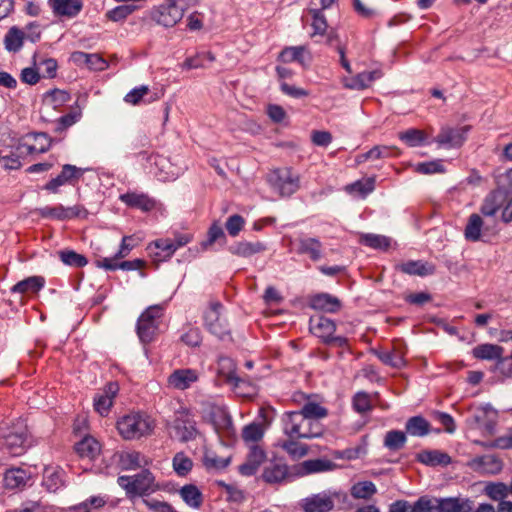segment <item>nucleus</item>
<instances>
[{"label": "nucleus", "mask_w": 512, "mask_h": 512, "mask_svg": "<svg viewBox=\"0 0 512 512\" xmlns=\"http://www.w3.org/2000/svg\"><path fill=\"white\" fill-rule=\"evenodd\" d=\"M281 420L283 433L288 438L312 439L322 436L324 432L320 422L311 421L295 411L285 412Z\"/></svg>", "instance_id": "nucleus-1"}, {"label": "nucleus", "mask_w": 512, "mask_h": 512, "mask_svg": "<svg viewBox=\"0 0 512 512\" xmlns=\"http://www.w3.org/2000/svg\"><path fill=\"white\" fill-rule=\"evenodd\" d=\"M1 449L12 457L21 456L31 446L27 426L19 421L1 433Z\"/></svg>", "instance_id": "nucleus-2"}, {"label": "nucleus", "mask_w": 512, "mask_h": 512, "mask_svg": "<svg viewBox=\"0 0 512 512\" xmlns=\"http://www.w3.org/2000/svg\"><path fill=\"white\" fill-rule=\"evenodd\" d=\"M117 429L126 440L139 439L153 431L154 422L145 414L131 413L118 420Z\"/></svg>", "instance_id": "nucleus-3"}, {"label": "nucleus", "mask_w": 512, "mask_h": 512, "mask_svg": "<svg viewBox=\"0 0 512 512\" xmlns=\"http://www.w3.org/2000/svg\"><path fill=\"white\" fill-rule=\"evenodd\" d=\"M117 483L126 491L130 499L137 495H149L156 490L155 477L148 469H143L140 473L132 476H119Z\"/></svg>", "instance_id": "nucleus-4"}, {"label": "nucleus", "mask_w": 512, "mask_h": 512, "mask_svg": "<svg viewBox=\"0 0 512 512\" xmlns=\"http://www.w3.org/2000/svg\"><path fill=\"white\" fill-rule=\"evenodd\" d=\"M163 308L160 305L149 306L138 318L136 331L142 343L151 342L159 329Z\"/></svg>", "instance_id": "nucleus-5"}, {"label": "nucleus", "mask_w": 512, "mask_h": 512, "mask_svg": "<svg viewBox=\"0 0 512 512\" xmlns=\"http://www.w3.org/2000/svg\"><path fill=\"white\" fill-rule=\"evenodd\" d=\"M268 181L282 197L293 195L300 187L299 176L294 174L290 168L274 170L268 176Z\"/></svg>", "instance_id": "nucleus-6"}, {"label": "nucleus", "mask_w": 512, "mask_h": 512, "mask_svg": "<svg viewBox=\"0 0 512 512\" xmlns=\"http://www.w3.org/2000/svg\"><path fill=\"white\" fill-rule=\"evenodd\" d=\"M261 478L269 485H284L291 482L294 475L284 459L274 458L265 464Z\"/></svg>", "instance_id": "nucleus-7"}, {"label": "nucleus", "mask_w": 512, "mask_h": 512, "mask_svg": "<svg viewBox=\"0 0 512 512\" xmlns=\"http://www.w3.org/2000/svg\"><path fill=\"white\" fill-rule=\"evenodd\" d=\"M222 308L223 306L220 302H211L209 308L204 313L205 327L219 339H224L229 335L227 322L221 317Z\"/></svg>", "instance_id": "nucleus-8"}, {"label": "nucleus", "mask_w": 512, "mask_h": 512, "mask_svg": "<svg viewBox=\"0 0 512 512\" xmlns=\"http://www.w3.org/2000/svg\"><path fill=\"white\" fill-rule=\"evenodd\" d=\"M172 427L181 442L194 440L198 434L196 422L186 409H180L175 412Z\"/></svg>", "instance_id": "nucleus-9"}, {"label": "nucleus", "mask_w": 512, "mask_h": 512, "mask_svg": "<svg viewBox=\"0 0 512 512\" xmlns=\"http://www.w3.org/2000/svg\"><path fill=\"white\" fill-rule=\"evenodd\" d=\"M83 175V170L71 164H65L62 171L56 177L48 181L43 189L50 193H58L59 188L64 185H74Z\"/></svg>", "instance_id": "nucleus-10"}, {"label": "nucleus", "mask_w": 512, "mask_h": 512, "mask_svg": "<svg viewBox=\"0 0 512 512\" xmlns=\"http://www.w3.org/2000/svg\"><path fill=\"white\" fill-rule=\"evenodd\" d=\"M183 15V8L175 1L168 0L155 10L153 18L162 26L173 27L182 19Z\"/></svg>", "instance_id": "nucleus-11"}, {"label": "nucleus", "mask_w": 512, "mask_h": 512, "mask_svg": "<svg viewBox=\"0 0 512 512\" xmlns=\"http://www.w3.org/2000/svg\"><path fill=\"white\" fill-rule=\"evenodd\" d=\"M470 126L443 127L435 138V142L447 148L460 147L467 138Z\"/></svg>", "instance_id": "nucleus-12"}, {"label": "nucleus", "mask_w": 512, "mask_h": 512, "mask_svg": "<svg viewBox=\"0 0 512 512\" xmlns=\"http://www.w3.org/2000/svg\"><path fill=\"white\" fill-rule=\"evenodd\" d=\"M48 6L55 17L73 19L84 6L83 0H48Z\"/></svg>", "instance_id": "nucleus-13"}, {"label": "nucleus", "mask_w": 512, "mask_h": 512, "mask_svg": "<svg viewBox=\"0 0 512 512\" xmlns=\"http://www.w3.org/2000/svg\"><path fill=\"white\" fill-rule=\"evenodd\" d=\"M119 391V386L116 382H109L105 387L98 392L93 399V405L96 412L101 416H106L112 405L115 396Z\"/></svg>", "instance_id": "nucleus-14"}, {"label": "nucleus", "mask_w": 512, "mask_h": 512, "mask_svg": "<svg viewBox=\"0 0 512 512\" xmlns=\"http://www.w3.org/2000/svg\"><path fill=\"white\" fill-rule=\"evenodd\" d=\"M471 423L476 428L483 429L486 433L492 435L495 433L497 425V413L487 404L476 410L471 418Z\"/></svg>", "instance_id": "nucleus-15"}, {"label": "nucleus", "mask_w": 512, "mask_h": 512, "mask_svg": "<svg viewBox=\"0 0 512 512\" xmlns=\"http://www.w3.org/2000/svg\"><path fill=\"white\" fill-rule=\"evenodd\" d=\"M435 512H472L473 501L468 498H435Z\"/></svg>", "instance_id": "nucleus-16"}, {"label": "nucleus", "mask_w": 512, "mask_h": 512, "mask_svg": "<svg viewBox=\"0 0 512 512\" xmlns=\"http://www.w3.org/2000/svg\"><path fill=\"white\" fill-rule=\"evenodd\" d=\"M119 199L130 208L139 209L142 212H150L157 206V201L146 193L127 192L121 194Z\"/></svg>", "instance_id": "nucleus-17"}, {"label": "nucleus", "mask_w": 512, "mask_h": 512, "mask_svg": "<svg viewBox=\"0 0 512 512\" xmlns=\"http://www.w3.org/2000/svg\"><path fill=\"white\" fill-rule=\"evenodd\" d=\"M266 459V452L258 445H252L249 449L246 461L241 464L238 471L243 476H253Z\"/></svg>", "instance_id": "nucleus-18"}, {"label": "nucleus", "mask_w": 512, "mask_h": 512, "mask_svg": "<svg viewBox=\"0 0 512 512\" xmlns=\"http://www.w3.org/2000/svg\"><path fill=\"white\" fill-rule=\"evenodd\" d=\"M334 507L333 497L325 492L303 499L304 512H329Z\"/></svg>", "instance_id": "nucleus-19"}, {"label": "nucleus", "mask_w": 512, "mask_h": 512, "mask_svg": "<svg viewBox=\"0 0 512 512\" xmlns=\"http://www.w3.org/2000/svg\"><path fill=\"white\" fill-rule=\"evenodd\" d=\"M199 378L198 372L194 369H177L168 377V385L177 390L188 389Z\"/></svg>", "instance_id": "nucleus-20"}, {"label": "nucleus", "mask_w": 512, "mask_h": 512, "mask_svg": "<svg viewBox=\"0 0 512 512\" xmlns=\"http://www.w3.org/2000/svg\"><path fill=\"white\" fill-rule=\"evenodd\" d=\"M323 244L316 237L301 235L297 239V253L308 255L312 261H318L322 258Z\"/></svg>", "instance_id": "nucleus-21"}, {"label": "nucleus", "mask_w": 512, "mask_h": 512, "mask_svg": "<svg viewBox=\"0 0 512 512\" xmlns=\"http://www.w3.org/2000/svg\"><path fill=\"white\" fill-rule=\"evenodd\" d=\"M471 467L480 474L495 475L502 471L503 462L495 455H484L473 459Z\"/></svg>", "instance_id": "nucleus-22"}, {"label": "nucleus", "mask_w": 512, "mask_h": 512, "mask_svg": "<svg viewBox=\"0 0 512 512\" xmlns=\"http://www.w3.org/2000/svg\"><path fill=\"white\" fill-rule=\"evenodd\" d=\"M471 354L477 360L496 361V363H499L504 358V348L497 344L483 343L475 346Z\"/></svg>", "instance_id": "nucleus-23"}, {"label": "nucleus", "mask_w": 512, "mask_h": 512, "mask_svg": "<svg viewBox=\"0 0 512 512\" xmlns=\"http://www.w3.org/2000/svg\"><path fill=\"white\" fill-rule=\"evenodd\" d=\"M395 269L407 275L420 277L432 275L435 272L434 265L421 260H409L407 262L398 263L395 265Z\"/></svg>", "instance_id": "nucleus-24"}, {"label": "nucleus", "mask_w": 512, "mask_h": 512, "mask_svg": "<svg viewBox=\"0 0 512 512\" xmlns=\"http://www.w3.org/2000/svg\"><path fill=\"white\" fill-rule=\"evenodd\" d=\"M310 306L314 310L337 313L341 309L342 304L337 297L329 293H319L311 298Z\"/></svg>", "instance_id": "nucleus-25"}, {"label": "nucleus", "mask_w": 512, "mask_h": 512, "mask_svg": "<svg viewBox=\"0 0 512 512\" xmlns=\"http://www.w3.org/2000/svg\"><path fill=\"white\" fill-rule=\"evenodd\" d=\"M118 464L122 470H136L149 464V460L138 451H121L118 453Z\"/></svg>", "instance_id": "nucleus-26"}, {"label": "nucleus", "mask_w": 512, "mask_h": 512, "mask_svg": "<svg viewBox=\"0 0 512 512\" xmlns=\"http://www.w3.org/2000/svg\"><path fill=\"white\" fill-rule=\"evenodd\" d=\"M336 325L334 321L324 316L312 317L310 319V331L318 338L326 343V340L334 334Z\"/></svg>", "instance_id": "nucleus-27"}, {"label": "nucleus", "mask_w": 512, "mask_h": 512, "mask_svg": "<svg viewBox=\"0 0 512 512\" xmlns=\"http://www.w3.org/2000/svg\"><path fill=\"white\" fill-rule=\"evenodd\" d=\"M267 249L265 243L261 241L249 242L239 241L228 247V251L238 257L248 258L255 254L264 252Z\"/></svg>", "instance_id": "nucleus-28"}, {"label": "nucleus", "mask_w": 512, "mask_h": 512, "mask_svg": "<svg viewBox=\"0 0 512 512\" xmlns=\"http://www.w3.org/2000/svg\"><path fill=\"white\" fill-rule=\"evenodd\" d=\"M416 460L424 465L447 466L451 463V457L440 450H423L416 455Z\"/></svg>", "instance_id": "nucleus-29"}, {"label": "nucleus", "mask_w": 512, "mask_h": 512, "mask_svg": "<svg viewBox=\"0 0 512 512\" xmlns=\"http://www.w3.org/2000/svg\"><path fill=\"white\" fill-rule=\"evenodd\" d=\"M30 479V473L21 468H12L4 474V485L7 489L23 488Z\"/></svg>", "instance_id": "nucleus-30"}, {"label": "nucleus", "mask_w": 512, "mask_h": 512, "mask_svg": "<svg viewBox=\"0 0 512 512\" xmlns=\"http://www.w3.org/2000/svg\"><path fill=\"white\" fill-rule=\"evenodd\" d=\"M45 286V279L42 276H30L11 287V293H38Z\"/></svg>", "instance_id": "nucleus-31"}, {"label": "nucleus", "mask_w": 512, "mask_h": 512, "mask_svg": "<svg viewBox=\"0 0 512 512\" xmlns=\"http://www.w3.org/2000/svg\"><path fill=\"white\" fill-rule=\"evenodd\" d=\"M184 503L193 509H199L203 504V494L194 484H186L178 491Z\"/></svg>", "instance_id": "nucleus-32"}, {"label": "nucleus", "mask_w": 512, "mask_h": 512, "mask_svg": "<svg viewBox=\"0 0 512 512\" xmlns=\"http://www.w3.org/2000/svg\"><path fill=\"white\" fill-rule=\"evenodd\" d=\"M380 77L381 73L378 70L364 71L347 80L344 86L352 90H363L368 88L373 81Z\"/></svg>", "instance_id": "nucleus-33"}, {"label": "nucleus", "mask_w": 512, "mask_h": 512, "mask_svg": "<svg viewBox=\"0 0 512 512\" xmlns=\"http://www.w3.org/2000/svg\"><path fill=\"white\" fill-rule=\"evenodd\" d=\"M226 241L227 237L222 226L219 224V222L215 221L209 227L206 239L201 242V248L203 250H209L216 243L220 246L225 245Z\"/></svg>", "instance_id": "nucleus-34"}, {"label": "nucleus", "mask_w": 512, "mask_h": 512, "mask_svg": "<svg viewBox=\"0 0 512 512\" xmlns=\"http://www.w3.org/2000/svg\"><path fill=\"white\" fill-rule=\"evenodd\" d=\"M24 39L25 32L23 30L17 26L11 27L4 37L5 49L14 53L20 51L23 46Z\"/></svg>", "instance_id": "nucleus-35"}, {"label": "nucleus", "mask_w": 512, "mask_h": 512, "mask_svg": "<svg viewBox=\"0 0 512 512\" xmlns=\"http://www.w3.org/2000/svg\"><path fill=\"white\" fill-rule=\"evenodd\" d=\"M75 450L82 458L94 459L100 453V444L93 437H84L76 444Z\"/></svg>", "instance_id": "nucleus-36"}, {"label": "nucleus", "mask_w": 512, "mask_h": 512, "mask_svg": "<svg viewBox=\"0 0 512 512\" xmlns=\"http://www.w3.org/2000/svg\"><path fill=\"white\" fill-rule=\"evenodd\" d=\"M296 412L315 422H320L321 419H324L328 416L327 408L314 401H310L309 399L302 406V408Z\"/></svg>", "instance_id": "nucleus-37"}, {"label": "nucleus", "mask_w": 512, "mask_h": 512, "mask_svg": "<svg viewBox=\"0 0 512 512\" xmlns=\"http://www.w3.org/2000/svg\"><path fill=\"white\" fill-rule=\"evenodd\" d=\"M406 433L411 436L423 437L430 431L429 422L422 416H413L405 424Z\"/></svg>", "instance_id": "nucleus-38"}, {"label": "nucleus", "mask_w": 512, "mask_h": 512, "mask_svg": "<svg viewBox=\"0 0 512 512\" xmlns=\"http://www.w3.org/2000/svg\"><path fill=\"white\" fill-rule=\"evenodd\" d=\"M504 203V195L501 192H491L486 196L481 206L484 216H494Z\"/></svg>", "instance_id": "nucleus-39"}, {"label": "nucleus", "mask_w": 512, "mask_h": 512, "mask_svg": "<svg viewBox=\"0 0 512 512\" xmlns=\"http://www.w3.org/2000/svg\"><path fill=\"white\" fill-rule=\"evenodd\" d=\"M336 465L328 459H311L306 460L301 464V469L303 472L302 475L306 474H312V473H319V472H325L330 471L334 469Z\"/></svg>", "instance_id": "nucleus-40"}, {"label": "nucleus", "mask_w": 512, "mask_h": 512, "mask_svg": "<svg viewBox=\"0 0 512 512\" xmlns=\"http://www.w3.org/2000/svg\"><path fill=\"white\" fill-rule=\"evenodd\" d=\"M482 226V218L476 213L471 214L464 230L465 239L471 242L479 241L481 238Z\"/></svg>", "instance_id": "nucleus-41"}, {"label": "nucleus", "mask_w": 512, "mask_h": 512, "mask_svg": "<svg viewBox=\"0 0 512 512\" xmlns=\"http://www.w3.org/2000/svg\"><path fill=\"white\" fill-rule=\"evenodd\" d=\"M266 427L257 422H252L242 429V439L245 443H252L256 445L257 442L262 440Z\"/></svg>", "instance_id": "nucleus-42"}, {"label": "nucleus", "mask_w": 512, "mask_h": 512, "mask_svg": "<svg viewBox=\"0 0 512 512\" xmlns=\"http://www.w3.org/2000/svg\"><path fill=\"white\" fill-rule=\"evenodd\" d=\"M360 242L365 246L382 251L388 250L391 246V238L373 233L361 235Z\"/></svg>", "instance_id": "nucleus-43"}, {"label": "nucleus", "mask_w": 512, "mask_h": 512, "mask_svg": "<svg viewBox=\"0 0 512 512\" xmlns=\"http://www.w3.org/2000/svg\"><path fill=\"white\" fill-rule=\"evenodd\" d=\"M296 438H289L278 444L288 455L294 459H300L307 455L308 447L305 444H301L295 440Z\"/></svg>", "instance_id": "nucleus-44"}, {"label": "nucleus", "mask_w": 512, "mask_h": 512, "mask_svg": "<svg viewBox=\"0 0 512 512\" xmlns=\"http://www.w3.org/2000/svg\"><path fill=\"white\" fill-rule=\"evenodd\" d=\"M373 353L385 365L391 366L393 368H401L405 365V360H404L403 355L395 350H393V351L373 350Z\"/></svg>", "instance_id": "nucleus-45"}, {"label": "nucleus", "mask_w": 512, "mask_h": 512, "mask_svg": "<svg viewBox=\"0 0 512 512\" xmlns=\"http://www.w3.org/2000/svg\"><path fill=\"white\" fill-rule=\"evenodd\" d=\"M64 484L63 473L54 468H47L44 472L43 485L50 492H56Z\"/></svg>", "instance_id": "nucleus-46"}, {"label": "nucleus", "mask_w": 512, "mask_h": 512, "mask_svg": "<svg viewBox=\"0 0 512 512\" xmlns=\"http://www.w3.org/2000/svg\"><path fill=\"white\" fill-rule=\"evenodd\" d=\"M306 48L304 46H291L284 48L280 55L279 59L282 62L289 63V62H298L301 65L305 64V56Z\"/></svg>", "instance_id": "nucleus-47"}, {"label": "nucleus", "mask_w": 512, "mask_h": 512, "mask_svg": "<svg viewBox=\"0 0 512 512\" xmlns=\"http://www.w3.org/2000/svg\"><path fill=\"white\" fill-rule=\"evenodd\" d=\"M58 254H59L60 260L65 265H68L71 267L81 268V267L86 266L88 263V260L84 255L79 254L74 250L65 249V250L59 251Z\"/></svg>", "instance_id": "nucleus-48"}, {"label": "nucleus", "mask_w": 512, "mask_h": 512, "mask_svg": "<svg viewBox=\"0 0 512 512\" xmlns=\"http://www.w3.org/2000/svg\"><path fill=\"white\" fill-rule=\"evenodd\" d=\"M406 434L400 430H390L386 433L384 437V446L391 450L397 451L404 447L406 443Z\"/></svg>", "instance_id": "nucleus-49"}, {"label": "nucleus", "mask_w": 512, "mask_h": 512, "mask_svg": "<svg viewBox=\"0 0 512 512\" xmlns=\"http://www.w3.org/2000/svg\"><path fill=\"white\" fill-rule=\"evenodd\" d=\"M377 492L376 486L371 481L355 483L350 490L351 496L355 499H368Z\"/></svg>", "instance_id": "nucleus-50"}, {"label": "nucleus", "mask_w": 512, "mask_h": 512, "mask_svg": "<svg viewBox=\"0 0 512 512\" xmlns=\"http://www.w3.org/2000/svg\"><path fill=\"white\" fill-rule=\"evenodd\" d=\"M36 144H28L25 142L23 147L29 154L45 153L50 147L48 136L45 133H34L31 135Z\"/></svg>", "instance_id": "nucleus-51"}, {"label": "nucleus", "mask_w": 512, "mask_h": 512, "mask_svg": "<svg viewBox=\"0 0 512 512\" xmlns=\"http://www.w3.org/2000/svg\"><path fill=\"white\" fill-rule=\"evenodd\" d=\"M82 116L81 110L79 108L72 110L71 112L61 116L55 123L54 131L57 133H62L76 122L80 120Z\"/></svg>", "instance_id": "nucleus-52"}, {"label": "nucleus", "mask_w": 512, "mask_h": 512, "mask_svg": "<svg viewBox=\"0 0 512 512\" xmlns=\"http://www.w3.org/2000/svg\"><path fill=\"white\" fill-rule=\"evenodd\" d=\"M36 213L46 219H55L64 221L68 219V215L66 214V207L63 205H57L54 207L45 206L42 208L36 209Z\"/></svg>", "instance_id": "nucleus-53"}, {"label": "nucleus", "mask_w": 512, "mask_h": 512, "mask_svg": "<svg viewBox=\"0 0 512 512\" xmlns=\"http://www.w3.org/2000/svg\"><path fill=\"white\" fill-rule=\"evenodd\" d=\"M193 462L183 452H178L173 457V469L179 476H186L192 469Z\"/></svg>", "instance_id": "nucleus-54"}, {"label": "nucleus", "mask_w": 512, "mask_h": 512, "mask_svg": "<svg viewBox=\"0 0 512 512\" xmlns=\"http://www.w3.org/2000/svg\"><path fill=\"white\" fill-rule=\"evenodd\" d=\"M399 138L409 147L421 146L425 141V135L423 131L414 128L399 133Z\"/></svg>", "instance_id": "nucleus-55"}, {"label": "nucleus", "mask_w": 512, "mask_h": 512, "mask_svg": "<svg viewBox=\"0 0 512 512\" xmlns=\"http://www.w3.org/2000/svg\"><path fill=\"white\" fill-rule=\"evenodd\" d=\"M353 409L359 413L364 414L372 410L370 395L364 391L357 392L352 399Z\"/></svg>", "instance_id": "nucleus-56"}, {"label": "nucleus", "mask_w": 512, "mask_h": 512, "mask_svg": "<svg viewBox=\"0 0 512 512\" xmlns=\"http://www.w3.org/2000/svg\"><path fill=\"white\" fill-rule=\"evenodd\" d=\"M312 14V23L311 26L313 28V33L311 36H324L327 32L328 24L326 18L321 10L313 9L311 10Z\"/></svg>", "instance_id": "nucleus-57"}, {"label": "nucleus", "mask_w": 512, "mask_h": 512, "mask_svg": "<svg viewBox=\"0 0 512 512\" xmlns=\"http://www.w3.org/2000/svg\"><path fill=\"white\" fill-rule=\"evenodd\" d=\"M34 65H38V69L42 71V77L53 79L57 75L58 64L53 58H45L37 62L36 56L33 57Z\"/></svg>", "instance_id": "nucleus-58"}, {"label": "nucleus", "mask_w": 512, "mask_h": 512, "mask_svg": "<svg viewBox=\"0 0 512 512\" xmlns=\"http://www.w3.org/2000/svg\"><path fill=\"white\" fill-rule=\"evenodd\" d=\"M486 495L494 501H504L508 496V486L502 482L489 483L485 487Z\"/></svg>", "instance_id": "nucleus-59"}, {"label": "nucleus", "mask_w": 512, "mask_h": 512, "mask_svg": "<svg viewBox=\"0 0 512 512\" xmlns=\"http://www.w3.org/2000/svg\"><path fill=\"white\" fill-rule=\"evenodd\" d=\"M487 449H512V427L508 428L507 434L499 436L492 441L482 443Z\"/></svg>", "instance_id": "nucleus-60"}, {"label": "nucleus", "mask_w": 512, "mask_h": 512, "mask_svg": "<svg viewBox=\"0 0 512 512\" xmlns=\"http://www.w3.org/2000/svg\"><path fill=\"white\" fill-rule=\"evenodd\" d=\"M375 188V181L372 178L364 181L358 180L346 186V191L349 193L357 192L362 196H366L371 193Z\"/></svg>", "instance_id": "nucleus-61"}, {"label": "nucleus", "mask_w": 512, "mask_h": 512, "mask_svg": "<svg viewBox=\"0 0 512 512\" xmlns=\"http://www.w3.org/2000/svg\"><path fill=\"white\" fill-rule=\"evenodd\" d=\"M154 164L156 167H159V173L155 172V175L158 177L161 181H171L175 180L177 178V173L173 172L172 170H166V166L170 168L168 165V161L166 158L157 156L154 158Z\"/></svg>", "instance_id": "nucleus-62"}, {"label": "nucleus", "mask_w": 512, "mask_h": 512, "mask_svg": "<svg viewBox=\"0 0 512 512\" xmlns=\"http://www.w3.org/2000/svg\"><path fill=\"white\" fill-rule=\"evenodd\" d=\"M135 9V5H120L109 10L106 13V17L113 22H119L131 15Z\"/></svg>", "instance_id": "nucleus-63"}, {"label": "nucleus", "mask_w": 512, "mask_h": 512, "mask_svg": "<svg viewBox=\"0 0 512 512\" xmlns=\"http://www.w3.org/2000/svg\"><path fill=\"white\" fill-rule=\"evenodd\" d=\"M245 220L239 214H233L227 218L225 223L226 230L228 234L232 237H236L241 230L244 228Z\"/></svg>", "instance_id": "nucleus-64"}]
</instances>
